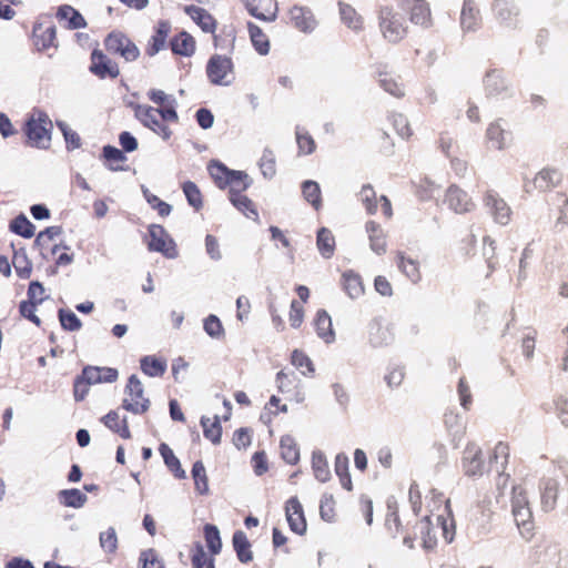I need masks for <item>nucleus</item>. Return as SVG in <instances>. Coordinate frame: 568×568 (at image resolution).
<instances>
[{
    "instance_id": "nucleus-1",
    "label": "nucleus",
    "mask_w": 568,
    "mask_h": 568,
    "mask_svg": "<svg viewBox=\"0 0 568 568\" xmlns=\"http://www.w3.org/2000/svg\"><path fill=\"white\" fill-rule=\"evenodd\" d=\"M149 99L159 105L153 108L146 104H132L134 116L143 126L150 129L163 140H169L172 135L170 124L179 122V115L175 110V101L170 100L162 90H150Z\"/></svg>"
},
{
    "instance_id": "nucleus-2",
    "label": "nucleus",
    "mask_w": 568,
    "mask_h": 568,
    "mask_svg": "<svg viewBox=\"0 0 568 568\" xmlns=\"http://www.w3.org/2000/svg\"><path fill=\"white\" fill-rule=\"evenodd\" d=\"M183 10L203 32L213 36L214 45L216 48L226 49L233 47L235 40L233 28H223L221 33L216 34L217 20L206 9L190 4L185 6Z\"/></svg>"
},
{
    "instance_id": "nucleus-3",
    "label": "nucleus",
    "mask_w": 568,
    "mask_h": 568,
    "mask_svg": "<svg viewBox=\"0 0 568 568\" xmlns=\"http://www.w3.org/2000/svg\"><path fill=\"white\" fill-rule=\"evenodd\" d=\"M52 129L53 124L49 115L41 110H33L23 126L27 144L38 149H49Z\"/></svg>"
},
{
    "instance_id": "nucleus-4",
    "label": "nucleus",
    "mask_w": 568,
    "mask_h": 568,
    "mask_svg": "<svg viewBox=\"0 0 568 568\" xmlns=\"http://www.w3.org/2000/svg\"><path fill=\"white\" fill-rule=\"evenodd\" d=\"M511 514L521 537L531 540L536 526L527 493L521 486L513 488Z\"/></svg>"
},
{
    "instance_id": "nucleus-5",
    "label": "nucleus",
    "mask_w": 568,
    "mask_h": 568,
    "mask_svg": "<svg viewBox=\"0 0 568 568\" xmlns=\"http://www.w3.org/2000/svg\"><path fill=\"white\" fill-rule=\"evenodd\" d=\"M379 29L385 40L398 43L408 33V27L393 7L384 6L378 10Z\"/></svg>"
},
{
    "instance_id": "nucleus-6",
    "label": "nucleus",
    "mask_w": 568,
    "mask_h": 568,
    "mask_svg": "<svg viewBox=\"0 0 568 568\" xmlns=\"http://www.w3.org/2000/svg\"><path fill=\"white\" fill-rule=\"evenodd\" d=\"M122 407L135 415H142L150 407V399L144 396V388L136 375H131L124 387Z\"/></svg>"
},
{
    "instance_id": "nucleus-7",
    "label": "nucleus",
    "mask_w": 568,
    "mask_h": 568,
    "mask_svg": "<svg viewBox=\"0 0 568 568\" xmlns=\"http://www.w3.org/2000/svg\"><path fill=\"white\" fill-rule=\"evenodd\" d=\"M104 47L108 52L120 55L126 62H133L140 57L138 45L121 31L110 32L104 39Z\"/></svg>"
},
{
    "instance_id": "nucleus-8",
    "label": "nucleus",
    "mask_w": 568,
    "mask_h": 568,
    "mask_svg": "<svg viewBox=\"0 0 568 568\" xmlns=\"http://www.w3.org/2000/svg\"><path fill=\"white\" fill-rule=\"evenodd\" d=\"M233 61L231 58L214 54L206 64V75L211 83L215 85H227L232 81Z\"/></svg>"
},
{
    "instance_id": "nucleus-9",
    "label": "nucleus",
    "mask_w": 568,
    "mask_h": 568,
    "mask_svg": "<svg viewBox=\"0 0 568 568\" xmlns=\"http://www.w3.org/2000/svg\"><path fill=\"white\" fill-rule=\"evenodd\" d=\"M398 8L408 14L413 24L429 28L433 17L429 3L426 0H398Z\"/></svg>"
},
{
    "instance_id": "nucleus-10",
    "label": "nucleus",
    "mask_w": 568,
    "mask_h": 568,
    "mask_svg": "<svg viewBox=\"0 0 568 568\" xmlns=\"http://www.w3.org/2000/svg\"><path fill=\"white\" fill-rule=\"evenodd\" d=\"M483 203L496 223L500 225L509 224L513 211L497 191L487 190L484 193Z\"/></svg>"
},
{
    "instance_id": "nucleus-11",
    "label": "nucleus",
    "mask_w": 568,
    "mask_h": 568,
    "mask_svg": "<svg viewBox=\"0 0 568 568\" xmlns=\"http://www.w3.org/2000/svg\"><path fill=\"white\" fill-rule=\"evenodd\" d=\"M89 70L99 79H116L120 75L119 64L98 48L91 52Z\"/></svg>"
},
{
    "instance_id": "nucleus-12",
    "label": "nucleus",
    "mask_w": 568,
    "mask_h": 568,
    "mask_svg": "<svg viewBox=\"0 0 568 568\" xmlns=\"http://www.w3.org/2000/svg\"><path fill=\"white\" fill-rule=\"evenodd\" d=\"M434 503H438L436 516L437 527L440 528L442 535L446 542H452L455 537V521L452 515L449 500L445 499L442 494L434 495Z\"/></svg>"
},
{
    "instance_id": "nucleus-13",
    "label": "nucleus",
    "mask_w": 568,
    "mask_h": 568,
    "mask_svg": "<svg viewBox=\"0 0 568 568\" xmlns=\"http://www.w3.org/2000/svg\"><path fill=\"white\" fill-rule=\"evenodd\" d=\"M32 42L38 51H48L58 47L57 28L51 21L38 22L33 26Z\"/></svg>"
},
{
    "instance_id": "nucleus-14",
    "label": "nucleus",
    "mask_w": 568,
    "mask_h": 568,
    "mask_svg": "<svg viewBox=\"0 0 568 568\" xmlns=\"http://www.w3.org/2000/svg\"><path fill=\"white\" fill-rule=\"evenodd\" d=\"M462 467L465 475L469 477L480 476L484 473V459L481 448L475 444L469 443L463 453Z\"/></svg>"
},
{
    "instance_id": "nucleus-15",
    "label": "nucleus",
    "mask_w": 568,
    "mask_h": 568,
    "mask_svg": "<svg viewBox=\"0 0 568 568\" xmlns=\"http://www.w3.org/2000/svg\"><path fill=\"white\" fill-rule=\"evenodd\" d=\"M171 30L172 24L169 20H159L156 22L153 28V33L150 37L144 50L148 57H154L169 45L168 38L171 33Z\"/></svg>"
},
{
    "instance_id": "nucleus-16",
    "label": "nucleus",
    "mask_w": 568,
    "mask_h": 568,
    "mask_svg": "<svg viewBox=\"0 0 568 568\" xmlns=\"http://www.w3.org/2000/svg\"><path fill=\"white\" fill-rule=\"evenodd\" d=\"M444 202L458 214L468 213L475 207V203L468 193L457 185H450L447 189Z\"/></svg>"
},
{
    "instance_id": "nucleus-17",
    "label": "nucleus",
    "mask_w": 568,
    "mask_h": 568,
    "mask_svg": "<svg viewBox=\"0 0 568 568\" xmlns=\"http://www.w3.org/2000/svg\"><path fill=\"white\" fill-rule=\"evenodd\" d=\"M494 18L500 26L514 28L518 23L519 9L510 0H494L491 4Z\"/></svg>"
},
{
    "instance_id": "nucleus-18",
    "label": "nucleus",
    "mask_w": 568,
    "mask_h": 568,
    "mask_svg": "<svg viewBox=\"0 0 568 568\" xmlns=\"http://www.w3.org/2000/svg\"><path fill=\"white\" fill-rule=\"evenodd\" d=\"M285 515L291 530L304 535L307 529L304 509L297 497H291L285 504Z\"/></svg>"
},
{
    "instance_id": "nucleus-19",
    "label": "nucleus",
    "mask_w": 568,
    "mask_h": 568,
    "mask_svg": "<svg viewBox=\"0 0 568 568\" xmlns=\"http://www.w3.org/2000/svg\"><path fill=\"white\" fill-rule=\"evenodd\" d=\"M288 18L290 22L302 32H312L317 26L312 10L307 7L293 6L288 11Z\"/></svg>"
},
{
    "instance_id": "nucleus-20",
    "label": "nucleus",
    "mask_w": 568,
    "mask_h": 568,
    "mask_svg": "<svg viewBox=\"0 0 568 568\" xmlns=\"http://www.w3.org/2000/svg\"><path fill=\"white\" fill-rule=\"evenodd\" d=\"M562 182V173L555 168L541 169L532 179L531 186L539 192H549Z\"/></svg>"
},
{
    "instance_id": "nucleus-21",
    "label": "nucleus",
    "mask_w": 568,
    "mask_h": 568,
    "mask_svg": "<svg viewBox=\"0 0 568 568\" xmlns=\"http://www.w3.org/2000/svg\"><path fill=\"white\" fill-rule=\"evenodd\" d=\"M169 47L175 55L191 57L196 50V41L192 34L182 30L171 38Z\"/></svg>"
},
{
    "instance_id": "nucleus-22",
    "label": "nucleus",
    "mask_w": 568,
    "mask_h": 568,
    "mask_svg": "<svg viewBox=\"0 0 568 568\" xmlns=\"http://www.w3.org/2000/svg\"><path fill=\"white\" fill-rule=\"evenodd\" d=\"M481 24L479 8L474 0H464L460 12V26L464 31H475Z\"/></svg>"
},
{
    "instance_id": "nucleus-23",
    "label": "nucleus",
    "mask_w": 568,
    "mask_h": 568,
    "mask_svg": "<svg viewBox=\"0 0 568 568\" xmlns=\"http://www.w3.org/2000/svg\"><path fill=\"white\" fill-rule=\"evenodd\" d=\"M82 373L92 385L114 383L119 377L118 369L113 367L85 366Z\"/></svg>"
},
{
    "instance_id": "nucleus-24",
    "label": "nucleus",
    "mask_w": 568,
    "mask_h": 568,
    "mask_svg": "<svg viewBox=\"0 0 568 568\" xmlns=\"http://www.w3.org/2000/svg\"><path fill=\"white\" fill-rule=\"evenodd\" d=\"M248 11L260 20L272 21L276 17L277 3L274 0H250Z\"/></svg>"
},
{
    "instance_id": "nucleus-25",
    "label": "nucleus",
    "mask_w": 568,
    "mask_h": 568,
    "mask_svg": "<svg viewBox=\"0 0 568 568\" xmlns=\"http://www.w3.org/2000/svg\"><path fill=\"white\" fill-rule=\"evenodd\" d=\"M368 336L371 344L375 347L387 345L393 339L389 326L379 320H373L369 322Z\"/></svg>"
},
{
    "instance_id": "nucleus-26",
    "label": "nucleus",
    "mask_w": 568,
    "mask_h": 568,
    "mask_svg": "<svg viewBox=\"0 0 568 568\" xmlns=\"http://www.w3.org/2000/svg\"><path fill=\"white\" fill-rule=\"evenodd\" d=\"M317 336L325 343H332L335 339V332L332 325V318L325 310H318L313 321Z\"/></svg>"
},
{
    "instance_id": "nucleus-27",
    "label": "nucleus",
    "mask_w": 568,
    "mask_h": 568,
    "mask_svg": "<svg viewBox=\"0 0 568 568\" xmlns=\"http://www.w3.org/2000/svg\"><path fill=\"white\" fill-rule=\"evenodd\" d=\"M149 248H174L175 243L162 225L153 224L149 227Z\"/></svg>"
},
{
    "instance_id": "nucleus-28",
    "label": "nucleus",
    "mask_w": 568,
    "mask_h": 568,
    "mask_svg": "<svg viewBox=\"0 0 568 568\" xmlns=\"http://www.w3.org/2000/svg\"><path fill=\"white\" fill-rule=\"evenodd\" d=\"M232 544L236 557L242 564H248L253 560L252 545L244 531L236 530L233 534Z\"/></svg>"
},
{
    "instance_id": "nucleus-29",
    "label": "nucleus",
    "mask_w": 568,
    "mask_h": 568,
    "mask_svg": "<svg viewBox=\"0 0 568 568\" xmlns=\"http://www.w3.org/2000/svg\"><path fill=\"white\" fill-rule=\"evenodd\" d=\"M510 456V447L505 442H498L493 448L488 464L490 468H495L498 473L505 471Z\"/></svg>"
},
{
    "instance_id": "nucleus-30",
    "label": "nucleus",
    "mask_w": 568,
    "mask_h": 568,
    "mask_svg": "<svg viewBox=\"0 0 568 568\" xmlns=\"http://www.w3.org/2000/svg\"><path fill=\"white\" fill-rule=\"evenodd\" d=\"M101 422L113 433L120 435L124 439L131 438V432L126 418H121L116 410H110L101 418Z\"/></svg>"
},
{
    "instance_id": "nucleus-31",
    "label": "nucleus",
    "mask_w": 568,
    "mask_h": 568,
    "mask_svg": "<svg viewBox=\"0 0 568 568\" xmlns=\"http://www.w3.org/2000/svg\"><path fill=\"white\" fill-rule=\"evenodd\" d=\"M463 243L469 247H476L478 245L483 246H491L494 241L487 234L486 230L479 224H473L466 236L463 239Z\"/></svg>"
},
{
    "instance_id": "nucleus-32",
    "label": "nucleus",
    "mask_w": 568,
    "mask_h": 568,
    "mask_svg": "<svg viewBox=\"0 0 568 568\" xmlns=\"http://www.w3.org/2000/svg\"><path fill=\"white\" fill-rule=\"evenodd\" d=\"M559 484L552 478L545 479L541 486V506L546 511L552 510L557 503Z\"/></svg>"
},
{
    "instance_id": "nucleus-33",
    "label": "nucleus",
    "mask_w": 568,
    "mask_h": 568,
    "mask_svg": "<svg viewBox=\"0 0 568 568\" xmlns=\"http://www.w3.org/2000/svg\"><path fill=\"white\" fill-rule=\"evenodd\" d=\"M57 18L62 21H68L67 27L69 29H80L87 26L85 19L83 16L75 10L73 7L69 4L60 6L57 11Z\"/></svg>"
},
{
    "instance_id": "nucleus-34",
    "label": "nucleus",
    "mask_w": 568,
    "mask_h": 568,
    "mask_svg": "<svg viewBox=\"0 0 568 568\" xmlns=\"http://www.w3.org/2000/svg\"><path fill=\"white\" fill-rule=\"evenodd\" d=\"M141 371L150 377H161L166 371V361L146 355L140 359Z\"/></svg>"
},
{
    "instance_id": "nucleus-35",
    "label": "nucleus",
    "mask_w": 568,
    "mask_h": 568,
    "mask_svg": "<svg viewBox=\"0 0 568 568\" xmlns=\"http://www.w3.org/2000/svg\"><path fill=\"white\" fill-rule=\"evenodd\" d=\"M339 16L342 21L354 31L363 29L364 21L362 16L351 4L339 1L338 2Z\"/></svg>"
},
{
    "instance_id": "nucleus-36",
    "label": "nucleus",
    "mask_w": 568,
    "mask_h": 568,
    "mask_svg": "<svg viewBox=\"0 0 568 568\" xmlns=\"http://www.w3.org/2000/svg\"><path fill=\"white\" fill-rule=\"evenodd\" d=\"M334 469L342 487L351 491L353 489V483L349 474V460L345 454L341 453L336 455Z\"/></svg>"
},
{
    "instance_id": "nucleus-37",
    "label": "nucleus",
    "mask_w": 568,
    "mask_h": 568,
    "mask_svg": "<svg viewBox=\"0 0 568 568\" xmlns=\"http://www.w3.org/2000/svg\"><path fill=\"white\" fill-rule=\"evenodd\" d=\"M190 558L192 568H215L214 556L209 555L200 542L192 547Z\"/></svg>"
},
{
    "instance_id": "nucleus-38",
    "label": "nucleus",
    "mask_w": 568,
    "mask_h": 568,
    "mask_svg": "<svg viewBox=\"0 0 568 568\" xmlns=\"http://www.w3.org/2000/svg\"><path fill=\"white\" fill-rule=\"evenodd\" d=\"M203 536L209 549L207 554L214 557L219 555L222 550V540L217 527L213 524H205Z\"/></svg>"
},
{
    "instance_id": "nucleus-39",
    "label": "nucleus",
    "mask_w": 568,
    "mask_h": 568,
    "mask_svg": "<svg viewBox=\"0 0 568 568\" xmlns=\"http://www.w3.org/2000/svg\"><path fill=\"white\" fill-rule=\"evenodd\" d=\"M280 450L282 458L291 465H295L300 460V449L295 439L285 435L280 440Z\"/></svg>"
},
{
    "instance_id": "nucleus-40",
    "label": "nucleus",
    "mask_w": 568,
    "mask_h": 568,
    "mask_svg": "<svg viewBox=\"0 0 568 568\" xmlns=\"http://www.w3.org/2000/svg\"><path fill=\"white\" fill-rule=\"evenodd\" d=\"M209 173L213 179L216 186L225 189L230 178L234 175L235 171L227 169L223 163L219 161H212L207 166Z\"/></svg>"
},
{
    "instance_id": "nucleus-41",
    "label": "nucleus",
    "mask_w": 568,
    "mask_h": 568,
    "mask_svg": "<svg viewBox=\"0 0 568 568\" xmlns=\"http://www.w3.org/2000/svg\"><path fill=\"white\" fill-rule=\"evenodd\" d=\"M159 452L163 457L165 465L174 474L176 478L183 479L186 477L179 458L174 455L173 450L170 448L169 445L162 443L159 447Z\"/></svg>"
},
{
    "instance_id": "nucleus-42",
    "label": "nucleus",
    "mask_w": 568,
    "mask_h": 568,
    "mask_svg": "<svg viewBox=\"0 0 568 568\" xmlns=\"http://www.w3.org/2000/svg\"><path fill=\"white\" fill-rule=\"evenodd\" d=\"M312 469L317 480L326 483L331 478V470L325 455L314 452L312 455Z\"/></svg>"
},
{
    "instance_id": "nucleus-43",
    "label": "nucleus",
    "mask_w": 568,
    "mask_h": 568,
    "mask_svg": "<svg viewBox=\"0 0 568 568\" xmlns=\"http://www.w3.org/2000/svg\"><path fill=\"white\" fill-rule=\"evenodd\" d=\"M291 363L304 376H313L315 373V367H314L312 359L305 352H303L301 349H294L292 352Z\"/></svg>"
},
{
    "instance_id": "nucleus-44",
    "label": "nucleus",
    "mask_w": 568,
    "mask_h": 568,
    "mask_svg": "<svg viewBox=\"0 0 568 568\" xmlns=\"http://www.w3.org/2000/svg\"><path fill=\"white\" fill-rule=\"evenodd\" d=\"M433 513V510H430ZM433 514L424 516V518L420 520V532H422V540H423V548L426 550H433L437 546V536L432 527V518Z\"/></svg>"
},
{
    "instance_id": "nucleus-45",
    "label": "nucleus",
    "mask_w": 568,
    "mask_h": 568,
    "mask_svg": "<svg viewBox=\"0 0 568 568\" xmlns=\"http://www.w3.org/2000/svg\"><path fill=\"white\" fill-rule=\"evenodd\" d=\"M201 425L203 427V435L213 444H219L222 437V426L217 416L213 418L202 417Z\"/></svg>"
},
{
    "instance_id": "nucleus-46",
    "label": "nucleus",
    "mask_w": 568,
    "mask_h": 568,
    "mask_svg": "<svg viewBox=\"0 0 568 568\" xmlns=\"http://www.w3.org/2000/svg\"><path fill=\"white\" fill-rule=\"evenodd\" d=\"M304 199L318 211L322 207V192L317 182L307 180L302 184Z\"/></svg>"
},
{
    "instance_id": "nucleus-47",
    "label": "nucleus",
    "mask_w": 568,
    "mask_h": 568,
    "mask_svg": "<svg viewBox=\"0 0 568 568\" xmlns=\"http://www.w3.org/2000/svg\"><path fill=\"white\" fill-rule=\"evenodd\" d=\"M9 229L14 234H18L26 239H31L36 232L34 225L28 220V217L24 214H19L13 220H11Z\"/></svg>"
},
{
    "instance_id": "nucleus-48",
    "label": "nucleus",
    "mask_w": 568,
    "mask_h": 568,
    "mask_svg": "<svg viewBox=\"0 0 568 568\" xmlns=\"http://www.w3.org/2000/svg\"><path fill=\"white\" fill-rule=\"evenodd\" d=\"M103 158L111 171L123 170L122 164L126 161L124 152L112 145L103 148Z\"/></svg>"
},
{
    "instance_id": "nucleus-49",
    "label": "nucleus",
    "mask_w": 568,
    "mask_h": 568,
    "mask_svg": "<svg viewBox=\"0 0 568 568\" xmlns=\"http://www.w3.org/2000/svg\"><path fill=\"white\" fill-rule=\"evenodd\" d=\"M230 201L246 217L253 221L258 220V212L254 202L251 199H248L245 194H235V196L230 199Z\"/></svg>"
},
{
    "instance_id": "nucleus-50",
    "label": "nucleus",
    "mask_w": 568,
    "mask_h": 568,
    "mask_svg": "<svg viewBox=\"0 0 568 568\" xmlns=\"http://www.w3.org/2000/svg\"><path fill=\"white\" fill-rule=\"evenodd\" d=\"M248 33L251 37V41L255 48V50L260 54H267L270 51V41L267 36L262 31L260 27L254 23H248Z\"/></svg>"
},
{
    "instance_id": "nucleus-51",
    "label": "nucleus",
    "mask_w": 568,
    "mask_h": 568,
    "mask_svg": "<svg viewBox=\"0 0 568 568\" xmlns=\"http://www.w3.org/2000/svg\"><path fill=\"white\" fill-rule=\"evenodd\" d=\"M59 500L65 507L80 508L82 507L88 497L77 488L64 489L59 493Z\"/></svg>"
},
{
    "instance_id": "nucleus-52",
    "label": "nucleus",
    "mask_w": 568,
    "mask_h": 568,
    "mask_svg": "<svg viewBox=\"0 0 568 568\" xmlns=\"http://www.w3.org/2000/svg\"><path fill=\"white\" fill-rule=\"evenodd\" d=\"M192 477L194 480L195 490L200 495H206L209 493V478L204 464L201 460H197L193 464Z\"/></svg>"
},
{
    "instance_id": "nucleus-53",
    "label": "nucleus",
    "mask_w": 568,
    "mask_h": 568,
    "mask_svg": "<svg viewBox=\"0 0 568 568\" xmlns=\"http://www.w3.org/2000/svg\"><path fill=\"white\" fill-rule=\"evenodd\" d=\"M343 287L352 298L358 297L364 292L361 276L352 271L343 274Z\"/></svg>"
},
{
    "instance_id": "nucleus-54",
    "label": "nucleus",
    "mask_w": 568,
    "mask_h": 568,
    "mask_svg": "<svg viewBox=\"0 0 568 568\" xmlns=\"http://www.w3.org/2000/svg\"><path fill=\"white\" fill-rule=\"evenodd\" d=\"M12 265L21 278H28L32 272V263L26 255V251H13Z\"/></svg>"
},
{
    "instance_id": "nucleus-55",
    "label": "nucleus",
    "mask_w": 568,
    "mask_h": 568,
    "mask_svg": "<svg viewBox=\"0 0 568 568\" xmlns=\"http://www.w3.org/2000/svg\"><path fill=\"white\" fill-rule=\"evenodd\" d=\"M227 182L230 186V199L234 197L235 194H244V191L250 186L251 181L248 175L243 171H235Z\"/></svg>"
},
{
    "instance_id": "nucleus-56",
    "label": "nucleus",
    "mask_w": 568,
    "mask_h": 568,
    "mask_svg": "<svg viewBox=\"0 0 568 568\" xmlns=\"http://www.w3.org/2000/svg\"><path fill=\"white\" fill-rule=\"evenodd\" d=\"M295 135L300 155H308L315 151L316 143L308 131L297 128Z\"/></svg>"
},
{
    "instance_id": "nucleus-57",
    "label": "nucleus",
    "mask_w": 568,
    "mask_h": 568,
    "mask_svg": "<svg viewBox=\"0 0 568 568\" xmlns=\"http://www.w3.org/2000/svg\"><path fill=\"white\" fill-rule=\"evenodd\" d=\"M485 88L489 94H497L507 89L503 73L498 70H490L485 77Z\"/></svg>"
},
{
    "instance_id": "nucleus-58",
    "label": "nucleus",
    "mask_w": 568,
    "mask_h": 568,
    "mask_svg": "<svg viewBox=\"0 0 568 568\" xmlns=\"http://www.w3.org/2000/svg\"><path fill=\"white\" fill-rule=\"evenodd\" d=\"M366 231L371 241V248H383L386 245V235L377 222L368 221Z\"/></svg>"
},
{
    "instance_id": "nucleus-59",
    "label": "nucleus",
    "mask_w": 568,
    "mask_h": 568,
    "mask_svg": "<svg viewBox=\"0 0 568 568\" xmlns=\"http://www.w3.org/2000/svg\"><path fill=\"white\" fill-rule=\"evenodd\" d=\"M358 197L368 214L373 215L377 212V195L371 184L362 186Z\"/></svg>"
},
{
    "instance_id": "nucleus-60",
    "label": "nucleus",
    "mask_w": 568,
    "mask_h": 568,
    "mask_svg": "<svg viewBox=\"0 0 568 568\" xmlns=\"http://www.w3.org/2000/svg\"><path fill=\"white\" fill-rule=\"evenodd\" d=\"M398 266L412 282L416 283L420 280L419 263L416 260L400 255Z\"/></svg>"
},
{
    "instance_id": "nucleus-61",
    "label": "nucleus",
    "mask_w": 568,
    "mask_h": 568,
    "mask_svg": "<svg viewBox=\"0 0 568 568\" xmlns=\"http://www.w3.org/2000/svg\"><path fill=\"white\" fill-rule=\"evenodd\" d=\"M182 190L191 206H193L195 210H200L203 206L202 193L194 182H184L182 185Z\"/></svg>"
},
{
    "instance_id": "nucleus-62",
    "label": "nucleus",
    "mask_w": 568,
    "mask_h": 568,
    "mask_svg": "<svg viewBox=\"0 0 568 568\" xmlns=\"http://www.w3.org/2000/svg\"><path fill=\"white\" fill-rule=\"evenodd\" d=\"M486 138L495 149H497V150L504 149L505 131L498 122H493L488 125V128L486 130Z\"/></svg>"
},
{
    "instance_id": "nucleus-63",
    "label": "nucleus",
    "mask_w": 568,
    "mask_h": 568,
    "mask_svg": "<svg viewBox=\"0 0 568 568\" xmlns=\"http://www.w3.org/2000/svg\"><path fill=\"white\" fill-rule=\"evenodd\" d=\"M389 120L397 132L403 139H409L413 135V130L409 125L407 118L402 113H392Z\"/></svg>"
},
{
    "instance_id": "nucleus-64",
    "label": "nucleus",
    "mask_w": 568,
    "mask_h": 568,
    "mask_svg": "<svg viewBox=\"0 0 568 568\" xmlns=\"http://www.w3.org/2000/svg\"><path fill=\"white\" fill-rule=\"evenodd\" d=\"M260 168L265 178H273L276 173V158L272 150L265 149L260 160Z\"/></svg>"
}]
</instances>
